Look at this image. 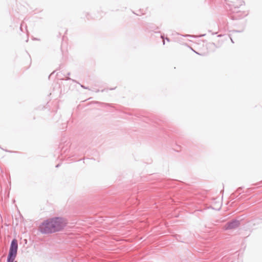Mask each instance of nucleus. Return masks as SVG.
Masks as SVG:
<instances>
[{
  "label": "nucleus",
  "mask_w": 262,
  "mask_h": 262,
  "mask_svg": "<svg viewBox=\"0 0 262 262\" xmlns=\"http://www.w3.org/2000/svg\"><path fill=\"white\" fill-rule=\"evenodd\" d=\"M244 28H243V29L242 30H233L232 32H242L244 31Z\"/></svg>",
  "instance_id": "obj_8"
},
{
  "label": "nucleus",
  "mask_w": 262,
  "mask_h": 262,
  "mask_svg": "<svg viewBox=\"0 0 262 262\" xmlns=\"http://www.w3.org/2000/svg\"><path fill=\"white\" fill-rule=\"evenodd\" d=\"M217 34V32L212 33V34Z\"/></svg>",
  "instance_id": "obj_19"
},
{
  "label": "nucleus",
  "mask_w": 262,
  "mask_h": 262,
  "mask_svg": "<svg viewBox=\"0 0 262 262\" xmlns=\"http://www.w3.org/2000/svg\"><path fill=\"white\" fill-rule=\"evenodd\" d=\"M231 41H232L233 43L234 42H233V40H232V39L231 38Z\"/></svg>",
  "instance_id": "obj_22"
},
{
  "label": "nucleus",
  "mask_w": 262,
  "mask_h": 262,
  "mask_svg": "<svg viewBox=\"0 0 262 262\" xmlns=\"http://www.w3.org/2000/svg\"><path fill=\"white\" fill-rule=\"evenodd\" d=\"M188 36L191 37H194V36L193 35H188Z\"/></svg>",
  "instance_id": "obj_18"
},
{
  "label": "nucleus",
  "mask_w": 262,
  "mask_h": 262,
  "mask_svg": "<svg viewBox=\"0 0 262 262\" xmlns=\"http://www.w3.org/2000/svg\"><path fill=\"white\" fill-rule=\"evenodd\" d=\"M67 220L62 217L48 219L39 225L40 232L42 234H51L62 231L67 225Z\"/></svg>",
  "instance_id": "obj_1"
},
{
  "label": "nucleus",
  "mask_w": 262,
  "mask_h": 262,
  "mask_svg": "<svg viewBox=\"0 0 262 262\" xmlns=\"http://www.w3.org/2000/svg\"><path fill=\"white\" fill-rule=\"evenodd\" d=\"M115 89H116V87L114 88H111V89H110V90H115Z\"/></svg>",
  "instance_id": "obj_15"
},
{
  "label": "nucleus",
  "mask_w": 262,
  "mask_h": 262,
  "mask_svg": "<svg viewBox=\"0 0 262 262\" xmlns=\"http://www.w3.org/2000/svg\"><path fill=\"white\" fill-rule=\"evenodd\" d=\"M217 36L218 37H221V36H222V35H219Z\"/></svg>",
  "instance_id": "obj_24"
},
{
  "label": "nucleus",
  "mask_w": 262,
  "mask_h": 262,
  "mask_svg": "<svg viewBox=\"0 0 262 262\" xmlns=\"http://www.w3.org/2000/svg\"><path fill=\"white\" fill-rule=\"evenodd\" d=\"M55 71H53V72H52V73L49 75V78H50V77L51 76H52V75H53V74H54V73H55Z\"/></svg>",
  "instance_id": "obj_12"
},
{
  "label": "nucleus",
  "mask_w": 262,
  "mask_h": 262,
  "mask_svg": "<svg viewBox=\"0 0 262 262\" xmlns=\"http://www.w3.org/2000/svg\"><path fill=\"white\" fill-rule=\"evenodd\" d=\"M241 224L240 221L233 219L226 223L224 226L225 230H231L237 228Z\"/></svg>",
  "instance_id": "obj_4"
},
{
  "label": "nucleus",
  "mask_w": 262,
  "mask_h": 262,
  "mask_svg": "<svg viewBox=\"0 0 262 262\" xmlns=\"http://www.w3.org/2000/svg\"><path fill=\"white\" fill-rule=\"evenodd\" d=\"M161 37L163 39V45H165V40L164 39H166L167 41L169 42L170 41V39L168 38V37H166L165 38L164 37V36L163 35H161Z\"/></svg>",
  "instance_id": "obj_6"
},
{
  "label": "nucleus",
  "mask_w": 262,
  "mask_h": 262,
  "mask_svg": "<svg viewBox=\"0 0 262 262\" xmlns=\"http://www.w3.org/2000/svg\"><path fill=\"white\" fill-rule=\"evenodd\" d=\"M59 166H60V164H58L57 165H56V166H55V167H56V168H57V167H59Z\"/></svg>",
  "instance_id": "obj_13"
},
{
  "label": "nucleus",
  "mask_w": 262,
  "mask_h": 262,
  "mask_svg": "<svg viewBox=\"0 0 262 262\" xmlns=\"http://www.w3.org/2000/svg\"><path fill=\"white\" fill-rule=\"evenodd\" d=\"M232 195H233V196H235V193H232Z\"/></svg>",
  "instance_id": "obj_23"
},
{
  "label": "nucleus",
  "mask_w": 262,
  "mask_h": 262,
  "mask_svg": "<svg viewBox=\"0 0 262 262\" xmlns=\"http://www.w3.org/2000/svg\"><path fill=\"white\" fill-rule=\"evenodd\" d=\"M205 35V34H202V35H200V36H199V37H203V36H204Z\"/></svg>",
  "instance_id": "obj_14"
},
{
  "label": "nucleus",
  "mask_w": 262,
  "mask_h": 262,
  "mask_svg": "<svg viewBox=\"0 0 262 262\" xmlns=\"http://www.w3.org/2000/svg\"><path fill=\"white\" fill-rule=\"evenodd\" d=\"M16 257L7 256V262H14Z\"/></svg>",
  "instance_id": "obj_5"
},
{
  "label": "nucleus",
  "mask_w": 262,
  "mask_h": 262,
  "mask_svg": "<svg viewBox=\"0 0 262 262\" xmlns=\"http://www.w3.org/2000/svg\"><path fill=\"white\" fill-rule=\"evenodd\" d=\"M18 250V242L16 238H13L10 244L8 256L10 257H15L17 256Z\"/></svg>",
  "instance_id": "obj_3"
},
{
  "label": "nucleus",
  "mask_w": 262,
  "mask_h": 262,
  "mask_svg": "<svg viewBox=\"0 0 262 262\" xmlns=\"http://www.w3.org/2000/svg\"><path fill=\"white\" fill-rule=\"evenodd\" d=\"M237 2H238V4L235 6L234 8H231V10L232 11V12L235 13L234 15H233V16H232V19H241L248 15V13L246 12H241L237 10L239 6H242L245 4V2L243 0H237Z\"/></svg>",
  "instance_id": "obj_2"
},
{
  "label": "nucleus",
  "mask_w": 262,
  "mask_h": 262,
  "mask_svg": "<svg viewBox=\"0 0 262 262\" xmlns=\"http://www.w3.org/2000/svg\"><path fill=\"white\" fill-rule=\"evenodd\" d=\"M65 80H72V81H74V82H76V81H75V80L72 79H71V78H70L69 76L66 77H65Z\"/></svg>",
  "instance_id": "obj_9"
},
{
  "label": "nucleus",
  "mask_w": 262,
  "mask_h": 262,
  "mask_svg": "<svg viewBox=\"0 0 262 262\" xmlns=\"http://www.w3.org/2000/svg\"><path fill=\"white\" fill-rule=\"evenodd\" d=\"M34 40H38L37 38H34Z\"/></svg>",
  "instance_id": "obj_26"
},
{
  "label": "nucleus",
  "mask_w": 262,
  "mask_h": 262,
  "mask_svg": "<svg viewBox=\"0 0 262 262\" xmlns=\"http://www.w3.org/2000/svg\"><path fill=\"white\" fill-rule=\"evenodd\" d=\"M24 26V24L23 23H21V25H20V30L23 31V26Z\"/></svg>",
  "instance_id": "obj_11"
},
{
  "label": "nucleus",
  "mask_w": 262,
  "mask_h": 262,
  "mask_svg": "<svg viewBox=\"0 0 262 262\" xmlns=\"http://www.w3.org/2000/svg\"><path fill=\"white\" fill-rule=\"evenodd\" d=\"M243 189V187H241L237 189L236 192L238 193L239 194H241L242 193V190Z\"/></svg>",
  "instance_id": "obj_7"
},
{
  "label": "nucleus",
  "mask_w": 262,
  "mask_h": 262,
  "mask_svg": "<svg viewBox=\"0 0 262 262\" xmlns=\"http://www.w3.org/2000/svg\"><path fill=\"white\" fill-rule=\"evenodd\" d=\"M105 91V89H103L101 91V92H103Z\"/></svg>",
  "instance_id": "obj_17"
},
{
  "label": "nucleus",
  "mask_w": 262,
  "mask_h": 262,
  "mask_svg": "<svg viewBox=\"0 0 262 262\" xmlns=\"http://www.w3.org/2000/svg\"><path fill=\"white\" fill-rule=\"evenodd\" d=\"M67 75H68V76H69V75H70V72H69V73L67 74Z\"/></svg>",
  "instance_id": "obj_21"
},
{
  "label": "nucleus",
  "mask_w": 262,
  "mask_h": 262,
  "mask_svg": "<svg viewBox=\"0 0 262 262\" xmlns=\"http://www.w3.org/2000/svg\"><path fill=\"white\" fill-rule=\"evenodd\" d=\"M80 85H81V88H83V89H89L88 87L85 86H84V85H83L81 84Z\"/></svg>",
  "instance_id": "obj_10"
},
{
  "label": "nucleus",
  "mask_w": 262,
  "mask_h": 262,
  "mask_svg": "<svg viewBox=\"0 0 262 262\" xmlns=\"http://www.w3.org/2000/svg\"><path fill=\"white\" fill-rule=\"evenodd\" d=\"M99 91H100V90H98V89H97L95 92H96V93H98V92H99Z\"/></svg>",
  "instance_id": "obj_16"
},
{
  "label": "nucleus",
  "mask_w": 262,
  "mask_h": 262,
  "mask_svg": "<svg viewBox=\"0 0 262 262\" xmlns=\"http://www.w3.org/2000/svg\"><path fill=\"white\" fill-rule=\"evenodd\" d=\"M195 53L199 54L197 52H195L194 50H193Z\"/></svg>",
  "instance_id": "obj_20"
},
{
  "label": "nucleus",
  "mask_w": 262,
  "mask_h": 262,
  "mask_svg": "<svg viewBox=\"0 0 262 262\" xmlns=\"http://www.w3.org/2000/svg\"><path fill=\"white\" fill-rule=\"evenodd\" d=\"M105 105H110V104H107V103H106V104H105Z\"/></svg>",
  "instance_id": "obj_25"
}]
</instances>
